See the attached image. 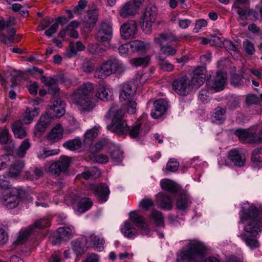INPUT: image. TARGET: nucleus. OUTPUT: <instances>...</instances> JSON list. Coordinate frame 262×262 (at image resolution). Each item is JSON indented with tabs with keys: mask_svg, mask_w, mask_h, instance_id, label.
Returning a JSON list of instances; mask_svg holds the SVG:
<instances>
[{
	"mask_svg": "<svg viewBox=\"0 0 262 262\" xmlns=\"http://www.w3.org/2000/svg\"><path fill=\"white\" fill-rule=\"evenodd\" d=\"M260 211H262V207L258 210L256 207L251 206L248 210L239 212L241 222L245 223L242 238L251 249H256L259 246L257 238L262 230Z\"/></svg>",
	"mask_w": 262,
	"mask_h": 262,
	"instance_id": "obj_1",
	"label": "nucleus"
},
{
	"mask_svg": "<svg viewBox=\"0 0 262 262\" xmlns=\"http://www.w3.org/2000/svg\"><path fill=\"white\" fill-rule=\"evenodd\" d=\"M94 86L91 82L83 83L70 95L73 103L83 113L92 111L96 106L93 98Z\"/></svg>",
	"mask_w": 262,
	"mask_h": 262,
	"instance_id": "obj_2",
	"label": "nucleus"
},
{
	"mask_svg": "<svg viewBox=\"0 0 262 262\" xmlns=\"http://www.w3.org/2000/svg\"><path fill=\"white\" fill-rule=\"evenodd\" d=\"M207 253L206 248L198 241H191L187 245V249L181 253L179 262H220L215 257L211 256L204 260Z\"/></svg>",
	"mask_w": 262,
	"mask_h": 262,
	"instance_id": "obj_3",
	"label": "nucleus"
},
{
	"mask_svg": "<svg viewBox=\"0 0 262 262\" xmlns=\"http://www.w3.org/2000/svg\"><path fill=\"white\" fill-rule=\"evenodd\" d=\"M107 115L113 118L111 123L107 126L108 130L118 136L127 134L129 128L126 121L123 119L124 112L121 109H118L116 104H113L107 112Z\"/></svg>",
	"mask_w": 262,
	"mask_h": 262,
	"instance_id": "obj_4",
	"label": "nucleus"
},
{
	"mask_svg": "<svg viewBox=\"0 0 262 262\" xmlns=\"http://www.w3.org/2000/svg\"><path fill=\"white\" fill-rule=\"evenodd\" d=\"M125 69V66L121 60L115 56H111L96 69L94 76L104 79L113 74H121Z\"/></svg>",
	"mask_w": 262,
	"mask_h": 262,
	"instance_id": "obj_5",
	"label": "nucleus"
},
{
	"mask_svg": "<svg viewBox=\"0 0 262 262\" xmlns=\"http://www.w3.org/2000/svg\"><path fill=\"white\" fill-rule=\"evenodd\" d=\"M179 38L172 32L160 33L158 37L154 38V41L160 47V52L166 56H173L176 54L177 50L168 44L164 45L166 41H177Z\"/></svg>",
	"mask_w": 262,
	"mask_h": 262,
	"instance_id": "obj_6",
	"label": "nucleus"
},
{
	"mask_svg": "<svg viewBox=\"0 0 262 262\" xmlns=\"http://www.w3.org/2000/svg\"><path fill=\"white\" fill-rule=\"evenodd\" d=\"M50 225V222L48 219H42L36 221L34 225L31 226L19 232L17 238L14 242V243L17 245L24 243L27 239L29 235L33 232L35 227L41 229L49 226Z\"/></svg>",
	"mask_w": 262,
	"mask_h": 262,
	"instance_id": "obj_7",
	"label": "nucleus"
},
{
	"mask_svg": "<svg viewBox=\"0 0 262 262\" xmlns=\"http://www.w3.org/2000/svg\"><path fill=\"white\" fill-rule=\"evenodd\" d=\"M66 103L60 98L54 101L50 107L47 108V114L52 119L62 117L66 112Z\"/></svg>",
	"mask_w": 262,
	"mask_h": 262,
	"instance_id": "obj_8",
	"label": "nucleus"
},
{
	"mask_svg": "<svg viewBox=\"0 0 262 262\" xmlns=\"http://www.w3.org/2000/svg\"><path fill=\"white\" fill-rule=\"evenodd\" d=\"M172 89L177 94L186 96L191 91V85L189 79L182 77L173 81Z\"/></svg>",
	"mask_w": 262,
	"mask_h": 262,
	"instance_id": "obj_9",
	"label": "nucleus"
},
{
	"mask_svg": "<svg viewBox=\"0 0 262 262\" xmlns=\"http://www.w3.org/2000/svg\"><path fill=\"white\" fill-rule=\"evenodd\" d=\"M70 159L68 157H61L60 160L50 165L49 170L52 174L58 176L61 172L67 170L70 166Z\"/></svg>",
	"mask_w": 262,
	"mask_h": 262,
	"instance_id": "obj_10",
	"label": "nucleus"
},
{
	"mask_svg": "<svg viewBox=\"0 0 262 262\" xmlns=\"http://www.w3.org/2000/svg\"><path fill=\"white\" fill-rule=\"evenodd\" d=\"M157 8L154 5L147 6L145 10L144 13L142 16L143 20L142 27L149 29L156 18Z\"/></svg>",
	"mask_w": 262,
	"mask_h": 262,
	"instance_id": "obj_11",
	"label": "nucleus"
},
{
	"mask_svg": "<svg viewBox=\"0 0 262 262\" xmlns=\"http://www.w3.org/2000/svg\"><path fill=\"white\" fill-rule=\"evenodd\" d=\"M130 222L134 223L139 228L143 234L147 235L150 232V229L145 221L144 217L140 215L137 211H131L129 213Z\"/></svg>",
	"mask_w": 262,
	"mask_h": 262,
	"instance_id": "obj_12",
	"label": "nucleus"
},
{
	"mask_svg": "<svg viewBox=\"0 0 262 262\" xmlns=\"http://www.w3.org/2000/svg\"><path fill=\"white\" fill-rule=\"evenodd\" d=\"M137 30V24L133 20L123 23L120 27V35L122 38L128 39L135 37Z\"/></svg>",
	"mask_w": 262,
	"mask_h": 262,
	"instance_id": "obj_13",
	"label": "nucleus"
},
{
	"mask_svg": "<svg viewBox=\"0 0 262 262\" xmlns=\"http://www.w3.org/2000/svg\"><path fill=\"white\" fill-rule=\"evenodd\" d=\"M90 190L92 191L99 202L103 203L107 201L110 191L106 185L100 184L98 185H91Z\"/></svg>",
	"mask_w": 262,
	"mask_h": 262,
	"instance_id": "obj_14",
	"label": "nucleus"
},
{
	"mask_svg": "<svg viewBox=\"0 0 262 262\" xmlns=\"http://www.w3.org/2000/svg\"><path fill=\"white\" fill-rule=\"evenodd\" d=\"M226 80V74L222 72H217L213 79H208L206 83L209 88L219 92L223 90Z\"/></svg>",
	"mask_w": 262,
	"mask_h": 262,
	"instance_id": "obj_15",
	"label": "nucleus"
},
{
	"mask_svg": "<svg viewBox=\"0 0 262 262\" xmlns=\"http://www.w3.org/2000/svg\"><path fill=\"white\" fill-rule=\"evenodd\" d=\"M206 71V68L204 67H199L194 71L193 75L190 80L191 89L198 88L204 83Z\"/></svg>",
	"mask_w": 262,
	"mask_h": 262,
	"instance_id": "obj_16",
	"label": "nucleus"
},
{
	"mask_svg": "<svg viewBox=\"0 0 262 262\" xmlns=\"http://www.w3.org/2000/svg\"><path fill=\"white\" fill-rule=\"evenodd\" d=\"M112 28L110 24L107 22H103L96 34V37L98 40L107 41L112 38Z\"/></svg>",
	"mask_w": 262,
	"mask_h": 262,
	"instance_id": "obj_17",
	"label": "nucleus"
},
{
	"mask_svg": "<svg viewBox=\"0 0 262 262\" xmlns=\"http://www.w3.org/2000/svg\"><path fill=\"white\" fill-rule=\"evenodd\" d=\"M41 80L47 88L49 94L56 95L59 92L60 89L58 86L59 83L55 75L49 77L42 76Z\"/></svg>",
	"mask_w": 262,
	"mask_h": 262,
	"instance_id": "obj_18",
	"label": "nucleus"
},
{
	"mask_svg": "<svg viewBox=\"0 0 262 262\" xmlns=\"http://www.w3.org/2000/svg\"><path fill=\"white\" fill-rule=\"evenodd\" d=\"M167 102L163 99L157 100L154 103V109L151 112V116L154 119L161 117L166 112Z\"/></svg>",
	"mask_w": 262,
	"mask_h": 262,
	"instance_id": "obj_19",
	"label": "nucleus"
},
{
	"mask_svg": "<svg viewBox=\"0 0 262 262\" xmlns=\"http://www.w3.org/2000/svg\"><path fill=\"white\" fill-rule=\"evenodd\" d=\"M229 159L235 165L243 167L246 162L245 154L237 149H232L228 153Z\"/></svg>",
	"mask_w": 262,
	"mask_h": 262,
	"instance_id": "obj_20",
	"label": "nucleus"
},
{
	"mask_svg": "<svg viewBox=\"0 0 262 262\" xmlns=\"http://www.w3.org/2000/svg\"><path fill=\"white\" fill-rule=\"evenodd\" d=\"M10 194L4 198V204L8 209H13L17 206L18 204L20 193L18 190L12 189L10 192Z\"/></svg>",
	"mask_w": 262,
	"mask_h": 262,
	"instance_id": "obj_21",
	"label": "nucleus"
},
{
	"mask_svg": "<svg viewBox=\"0 0 262 262\" xmlns=\"http://www.w3.org/2000/svg\"><path fill=\"white\" fill-rule=\"evenodd\" d=\"M138 8L132 2H128L125 3L119 10V14L123 18H127L130 16L135 15Z\"/></svg>",
	"mask_w": 262,
	"mask_h": 262,
	"instance_id": "obj_22",
	"label": "nucleus"
},
{
	"mask_svg": "<svg viewBox=\"0 0 262 262\" xmlns=\"http://www.w3.org/2000/svg\"><path fill=\"white\" fill-rule=\"evenodd\" d=\"M52 119L47 113L45 115H41L39 121L35 126V134L37 135L38 133L45 132L50 125Z\"/></svg>",
	"mask_w": 262,
	"mask_h": 262,
	"instance_id": "obj_23",
	"label": "nucleus"
},
{
	"mask_svg": "<svg viewBox=\"0 0 262 262\" xmlns=\"http://www.w3.org/2000/svg\"><path fill=\"white\" fill-rule=\"evenodd\" d=\"M135 93V86L133 83H125L122 86L120 94V99L121 102L132 99Z\"/></svg>",
	"mask_w": 262,
	"mask_h": 262,
	"instance_id": "obj_24",
	"label": "nucleus"
},
{
	"mask_svg": "<svg viewBox=\"0 0 262 262\" xmlns=\"http://www.w3.org/2000/svg\"><path fill=\"white\" fill-rule=\"evenodd\" d=\"M84 242L86 244H88L89 243L92 244L94 249L97 251H100L103 249L104 240L95 234H92L89 236L85 237Z\"/></svg>",
	"mask_w": 262,
	"mask_h": 262,
	"instance_id": "obj_25",
	"label": "nucleus"
},
{
	"mask_svg": "<svg viewBox=\"0 0 262 262\" xmlns=\"http://www.w3.org/2000/svg\"><path fill=\"white\" fill-rule=\"evenodd\" d=\"M121 232L127 237H133L138 234V231L134 225L129 221H126L121 228Z\"/></svg>",
	"mask_w": 262,
	"mask_h": 262,
	"instance_id": "obj_26",
	"label": "nucleus"
},
{
	"mask_svg": "<svg viewBox=\"0 0 262 262\" xmlns=\"http://www.w3.org/2000/svg\"><path fill=\"white\" fill-rule=\"evenodd\" d=\"M63 134V128L60 124H57L49 133L48 139L52 142H56L62 139Z\"/></svg>",
	"mask_w": 262,
	"mask_h": 262,
	"instance_id": "obj_27",
	"label": "nucleus"
},
{
	"mask_svg": "<svg viewBox=\"0 0 262 262\" xmlns=\"http://www.w3.org/2000/svg\"><path fill=\"white\" fill-rule=\"evenodd\" d=\"M25 163L23 161H18L12 164L9 169L8 177L15 178L18 176L24 168Z\"/></svg>",
	"mask_w": 262,
	"mask_h": 262,
	"instance_id": "obj_28",
	"label": "nucleus"
},
{
	"mask_svg": "<svg viewBox=\"0 0 262 262\" xmlns=\"http://www.w3.org/2000/svg\"><path fill=\"white\" fill-rule=\"evenodd\" d=\"M53 236L59 241L69 239L72 237V230L69 227L58 228Z\"/></svg>",
	"mask_w": 262,
	"mask_h": 262,
	"instance_id": "obj_29",
	"label": "nucleus"
},
{
	"mask_svg": "<svg viewBox=\"0 0 262 262\" xmlns=\"http://www.w3.org/2000/svg\"><path fill=\"white\" fill-rule=\"evenodd\" d=\"M157 198L158 204L161 208L166 210H170L172 208V201L169 196L163 193H159Z\"/></svg>",
	"mask_w": 262,
	"mask_h": 262,
	"instance_id": "obj_30",
	"label": "nucleus"
},
{
	"mask_svg": "<svg viewBox=\"0 0 262 262\" xmlns=\"http://www.w3.org/2000/svg\"><path fill=\"white\" fill-rule=\"evenodd\" d=\"M150 45L149 42H143L139 40H135L130 42V49L132 52H146L150 49Z\"/></svg>",
	"mask_w": 262,
	"mask_h": 262,
	"instance_id": "obj_31",
	"label": "nucleus"
},
{
	"mask_svg": "<svg viewBox=\"0 0 262 262\" xmlns=\"http://www.w3.org/2000/svg\"><path fill=\"white\" fill-rule=\"evenodd\" d=\"M12 129L15 138L23 139L26 137L27 133L20 121H16L12 126Z\"/></svg>",
	"mask_w": 262,
	"mask_h": 262,
	"instance_id": "obj_32",
	"label": "nucleus"
},
{
	"mask_svg": "<svg viewBox=\"0 0 262 262\" xmlns=\"http://www.w3.org/2000/svg\"><path fill=\"white\" fill-rule=\"evenodd\" d=\"M109 154L115 162H120L123 159V152L119 147L112 144L109 148Z\"/></svg>",
	"mask_w": 262,
	"mask_h": 262,
	"instance_id": "obj_33",
	"label": "nucleus"
},
{
	"mask_svg": "<svg viewBox=\"0 0 262 262\" xmlns=\"http://www.w3.org/2000/svg\"><path fill=\"white\" fill-rule=\"evenodd\" d=\"M96 97L100 100L107 101L113 99V93L108 89L104 86L99 88L97 91Z\"/></svg>",
	"mask_w": 262,
	"mask_h": 262,
	"instance_id": "obj_34",
	"label": "nucleus"
},
{
	"mask_svg": "<svg viewBox=\"0 0 262 262\" xmlns=\"http://www.w3.org/2000/svg\"><path fill=\"white\" fill-rule=\"evenodd\" d=\"M98 18L97 12L95 10L88 11V19L84 21L83 26L85 28H93Z\"/></svg>",
	"mask_w": 262,
	"mask_h": 262,
	"instance_id": "obj_35",
	"label": "nucleus"
},
{
	"mask_svg": "<svg viewBox=\"0 0 262 262\" xmlns=\"http://www.w3.org/2000/svg\"><path fill=\"white\" fill-rule=\"evenodd\" d=\"M160 185L162 189L167 190L172 193H176L179 190V186L172 181L168 179L162 180Z\"/></svg>",
	"mask_w": 262,
	"mask_h": 262,
	"instance_id": "obj_36",
	"label": "nucleus"
},
{
	"mask_svg": "<svg viewBox=\"0 0 262 262\" xmlns=\"http://www.w3.org/2000/svg\"><path fill=\"white\" fill-rule=\"evenodd\" d=\"M190 203L189 196L186 194H181L177 199L176 206L178 209L183 210L186 209Z\"/></svg>",
	"mask_w": 262,
	"mask_h": 262,
	"instance_id": "obj_37",
	"label": "nucleus"
},
{
	"mask_svg": "<svg viewBox=\"0 0 262 262\" xmlns=\"http://www.w3.org/2000/svg\"><path fill=\"white\" fill-rule=\"evenodd\" d=\"M226 109L221 106L216 107L214 110V114L213 115V121L222 123L224 122L226 118Z\"/></svg>",
	"mask_w": 262,
	"mask_h": 262,
	"instance_id": "obj_38",
	"label": "nucleus"
},
{
	"mask_svg": "<svg viewBox=\"0 0 262 262\" xmlns=\"http://www.w3.org/2000/svg\"><path fill=\"white\" fill-rule=\"evenodd\" d=\"M100 128V126H95L85 133L84 142L85 144H91V141L97 137Z\"/></svg>",
	"mask_w": 262,
	"mask_h": 262,
	"instance_id": "obj_39",
	"label": "nucleus"
},
{
	"mask_svg": "<svg viewBox=\"0 0 262 262\" xmlns=\"http://www.w3.org/2000/svg\"><path fill=\"white\" fill-rule=\"evenodd\" d=\"M249 144H257L262 142V128L258 132L254 129L250 130Z\"/></svg>",
	"mask_w": 262,
	"mask_h": 262,
	"instance_id": "obj_40",
	"label": "nucleus"
},
{
	"mask_svg": "<svg viewBox=\"0 0 262 262\" xmlns=\"http://www.w3.org/2000/svg\"><path fill=\"white\" fill-rule=\"evenodd\" d=\"M31 147V143L29 139L24 140L20 144L19 147L16 151V155L19 158L25 157L27 151Z\"/></svg>",
	"mask_w": 262,
	"mask_h": 262,
	"instance_id": "obj_41",
	"label": "nucleus"
},
{
	"mask_svg": "<svg viewBox=\"0 0 262 262\" xmlns=\"http://www.w3.org/2000/svg\"><path fill=\"white\" fill-rule=\"evenodd\" d=\"M72 248L77 255L83 254L86 251L83 242L80 239H76L72 243Z\"/></svg>",
	"mask_w": 262,
	"mask_h": 262,
	"instance_id": "obj_42",
	"label": "nucleus"
},
{
	"mask_svg": "<svg viewBox=\"0 0 262 262\" xmlns=\"http://www.w3.org/2000/svg\"><path fill=\"white\" fill-rule=\"evenodd\" d=\"M234 134L237 136L239 140L243 142L249 143L250 140V130L246 129H238L234 132Z\"/></svg>",
	"mask_w": 262,
	"mask_h": 262,
	"instance_id": "obj_43",
	"label": "nucleus"
},
{
	"mask_svg": "<svg viewBox=\"0 0 262 262\" xmlns=\"http://www.w3.org/2000/svg\"><path fill=\"white\" fill-rule=\"evenodd\" d=\"M81 140L79 138H76L66 142L63 143V146L69 150H75L80 149L81 147Z\"/></svg>",
	"mask_w": 262,
	"mask_h": 262,
	"instance_id": "obj_44",
	"label": "nucleus"
},
{
	"mask_svg": "<svg viewBox=\"0 0 262 262\" xmlns=\"http://www.w3.org/2000/svg\"><path fill=\"white\" fill-rule=\"evenodd\" d=\"M93 202L90 198H84L80 200L78 203V211L83 213L88 210L92 206Z\"/></svg>",
	"mask_w": 262,
	"mask_h": 262,
	"instance_id": "obj_45",
	"label": "nucleus"
},
{
	"mask_svg": "<svg viewBox=\"0 0 262 262\" xmlns=\"http://www.w3.org/2000/svg\"><path fill=\"white\" fill-rule=\"evenodd\" d=\"M60 152L59 149H47L43 148L42 151L37 152V158L39 159H45L48 157L56 155Z\"/></svg>",
	"mask_w": 262,
	"mask_h": 262,
	"instance_id": "obj_46",
	"label": "nucleus"
},
{
	"mask_svg": "<svg viewBox=\"0 0 262 262\" xmlns=\"http://www.w3.org/2000/svg\"><path fill=\"white\" fill-rule=\"evenodd\" d=\"M39 113V109L37 108H34L32 111L27 109L26 114L23 118L24 122L26 124H29L32 122L35 116H37Z\"/></svg>",
	"mask_w": 262,
	"mask_h": 262,
	"instance_id": "obj_47",
	"label": "nucleus"
},
{
	"mask_svg": "<svg viewBox=\"0 0 262 262\" xmlns=\"http://www.w3.org/2000/svg\"><path fill=\"white\" fill-rule=\"evenodd\" d=\"M251 160L253 163L257 164L262 162V147L256 148L251 153Z\"/></svg>",
	"mask_w": 262,
	"mask_h": 262,
	"instance_id": "obj_48",
	"label": "nucleus"
},
{
	"mask_svg": "<svg viewBox=\"0 0 262 262\" xmlns=\"http://www.w3.org/2000/svg\"><path fill=\"white\" fill-rule=\"evenodd\" d=\"M149 219L150 221H154L157 226L161 225L163 223V217L162 213L155 209L152 210Z\"/></svg>",
	"mask_w": 262,
	"mask_h": 262,
	"instance_id": "obj_49",
	"label": "nucleus"
},
{
	"mask_svg": "<svg viewBox=\"0 0 262 262\" xmlns=\"http://www.w3.org/2000/svg\"><path fill=\"white\" fill-rule=\"evenodd\" d=\"M150 59L149 56L135 58L132 59L131 63L136 67H145L148 64Z\"/></svg>",
	"mask_w": 262,
	"mask_h": 262,
	"instance_id": "obj_50",
	"label": "nucleus"
},
{
	"mask_svg": "<svg viewBox=\"0 0 262 262\" xmlns=\"http://www.w3.org/2000/svg\"><path fill=\"white\" fill-rule=\"evenodd\" d=\"M242 78L245 79L246 81L249 82V80L248 79H246L243 75H240L238 74H233L230 79V83L234 86H239L243 85L244 82L242 80Z\"/></svg>",
	"mask_w": 262,
	"mask_h": 262,
	"instance_id": "obj_51",
	"label": "nucleus"
},
{
	"mask_svg": "<svg viewBox=\"0 0 262 262\" xmlns=\"http://www.w3.org/2000/svg\"><path fill=\"white\" fill-rule=\"evenodd\" d=\"M243 48L247 55H253L255 51L254 43L249 40H246L243 42Z\"/></svg>",
	"mask_w": 262,
	"mask_h": 262,
	"instance_id": "obj_52",
	"label": "nucleus"
},
{
	"mask_svg": "<svg viewBox=\"0 0 262 262\" xmlns=\"http://www.w3.org/2000/svg\"><path fill=\"white\" fill-rule=\"evenodd\" d=\"M123 101V104L126 105L127 113L130 114L135 113L137 103L132 99Z\"/></svg>",
	"mask_w": 262,
	"mask_h": 262,
	"instance_id": "obj_53",
	"label": "nucleus"
},
{
	"mask_svg": "<svg viewBox=\"0 0 262 262\" xmlns=\"http://www.w3.org/2000/svg\"><path fill=\"white\" fill-rule=\"evenodd\" d=\"M233 7L237 9V13L238 14L239 18L241 20H246L248 19L249 9H244L237 5H234Z\"/></svg>",
	"mask_w": 262,
	"mask_h": 262,
	"instance_id": "obj_54",
	"label": "nucleus"
},
{
	"mask_svg": "<svg viewBox=\"0 0 262 262\" xmlns=\"http://www.w3.org/2000/svg\"><path fill=\"white\" fill-rule=\"evenodd\" d=\"M88 50L92 54H100L104 51V49L99 45L90 43L88 46Z\"/></svg>",
	"mask_w": 262,
	"mask_h": 262,
	"instance_id": "obj_55",
	"label": "nucleus"
},
{
	"mask_svg": "<svg viewBox=\"0 0 262 262\" xmlns=\"http://www.w3.org/2000/svg\"><path fill=\"white\" fill-rule=\"evenodd\" d=\"M141 126L140 123H137L133 125L130 129H129L128 133L130 137L135 138L141 134Z\"/></svg>",
	"mask_w": 262,
	"mask_h": 262,
	"instance_id": "obj_56",
	"label": "nucleus"
},
{
	"mask_svg": "<svg viewBox=\"0 0 262 262\" xmlns=\"http://www.w3.org/2000/svg\"><path fill=\"white\" fill-rule=\"evenodd\" d=\"M179 166V162L174 159H170L167 163V169L170 172L176 171Z\"/></svg>",
	"mask_w": 262,
	"mask_h": 262,
	"instance_id": "obj_57",
	"label": "nucleus"
},
{
	"mask_svg": "<svg viewBox=\"0 0 262 262\" xmlns=\"http://www.w3.org/2000/svg\"><path fill=\"white\" fill-rule=\"evenodd\" d=\"M154 202L150 199H144L142 200L139 204V207L145 210L154 206Z\"/></svg>",
	"mask_w": 262,
	"mask_h": 262,
	"instance_id": "obj_58",
	"label": "nucleus"
},
{
	"mask_svg": "<svg viewBox=\"0 0 262 262\" xmlns=\"http://www.w3.org/2000/svg\"><path fill=\"white\" fill-rule=\"evenodd\" d=\"M11 76L12 83L11 87L13 88L17 85L18 82L20 81L23 76V74L20 72H14L12 74Z\"/></svg>",
	"mask_w": 262,
	"mask_h": 262,
	"instance_id": "obj_59",
	"label": "nucleus"
},
{
	"mask_svg": "<svg viewBox=\"0 0 262 262\" xmlns=\"http://www.w3.org/2000/svg\"><path fill=\"white\" fill-rule=\"evenodd\" d=\"M225 49L230 53L235 52L237 51V47L232 41L229 40H225L222 44Z\"/></svg>",
	"mask_w": 262,
	"mask_h": 262,
	"instance_id": "obj_60",
	"label": "nucleus"
},
{
	"mask_svg": "<svg viewBox=\"0 0 262 262\" xmlns=\"http://www.w3.org/2000/svg\"><path fill=\"white\" fill-rule=\"evenodd\" d=\"M13 24L14 18L12 17H9L7 20H5L4 18H0V30H3Z\"/></svg>",
	"mask_w": 262,
	"mask_h": 262,
	"instance_id": "obj_61",
	"label": "nucleus"
},
{
	"mask_svg": "<svg viewBox=\"0 0 262 262\" xmlns=\"http://www.w3.org/2000/svg\"><path fill=\"white\" fill-rule=\"evenodd\" d=\"M107 140L103 139L97 142L94 146L91 148L92 152H96L101 150L102 148L106 144Z\"/></svg>",
	"mask_w": 262,
	"mask_h": 262,
	"instance_id": "obj_62",
	"label": "nucleus"
},
{
	"mask_svg": "<svg viewBox=\"0 0 262 262\" xmlns=\"http://www.w3.org/2000/svg\"><path fill=\"white\" fill-rule=\"evenodd\" d=\"M258 101L259 99L255 95L249 94L246 97V103L248 106L256 104Z\"/></svg>",
	"mask_w": 262,
	"mask_h": 262,
	"instance_id": "obj_63",
	"label": "nucleus"
},
{
	"mask_svg": "<svg viewBox=\"0 0 262 262\" xmlns=\"http://www.w3.org/2000/svg\"><path fill=\"white\" fill-rule=\"evenodd\" d=\"M209 41L210 45L211 46L220 47L223 44V41L220 37L212 35L209 36Z\"/></svg>",
	"mask_w": 262,
	"mask_h": 262,
	"instance_id": "obj_64",
	"label": "nucleus"
}]
</instances>
